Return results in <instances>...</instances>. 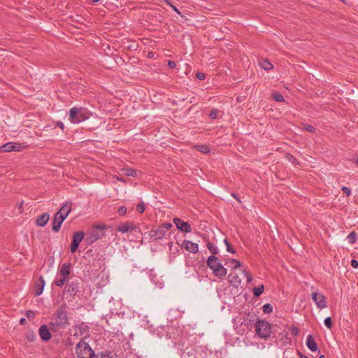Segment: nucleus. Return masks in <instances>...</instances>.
Returning a JSON list of instances; mask_svg holds the SVG:
<instances>
[{
    "label": "nucleus",
    "mask_w": 358,
    "mask_h": 358,
    "mask_svg": "<svg viewBox=\"0 0 358 358\" xmlns=\"http://www.w3.org/2000/svg\"><path fill=\"white\" fill-rule=\"evenodd\" d=\"M145 210V204L143 201H140L136 206V211L140 213H143Z\"/></svg>",
    "instance_id": "obj_33"
},
{
    "label": "nucleus",
    "mask_w": 358,
    "mask_h": 358,
    "mask_svg": "<svg viewBox=\"0 0 358 358\" xmlns=\"http://www.w3.org/2000/svg\"><path fill=\"white\" fill-rule=\"evenodd\" d=\"M64 292L70 295L75 296L79 292V282L78 280L69 282L65 287Z\"/></svg>",
    "instance_id": "obj_17"
},
{
    "label": "nucleus",
    "mask_w": 358,
    "mask_h": 358,
    "mask_svg": "<svg viewBox=\"0 0 358 358\" xmlns=\"http://www.w3.org/2000/svg\"><path fill=\"white\" fill-rule=\"evenodd\" d=\"M351 266L355 268H358V261L356 260V259H352L351 260Z\"/></svg>",
    "instance_id": "obj_51"
},
{
    "label": "nucleus",
    "mask_w": 358,
    "mask_h": 358,
    "mask_svg": "<svg viewBox=\"0 0 358 358\" xmlns=\"http://www.w3.org/2000/svg\"><path fill=\"white\" fill-rule=\"evenodd\" d=\"M70 279L64 278V277H60L59 279H56L53 282V285L62 287L63 285L66 284V285L68 284Z\"/></svg>",
    "instance_id": "obj_28"
},
{
    "label": "nucleus",
    "mask_w": 358,
    "mask_h": 358,
    "mask_svg": "<svg viewBox=\"0 0 358 358\" xmlns=\"http://www.w3.org/2000/svg\"><path fill=\"white\" fill-rule=\"evenodd\" d=\"M107 358H112V354L109 355V357H108Z\"/></svg>",
    "instance_id": "obj_63"
},
{
    "label": "nucleus",
    "mask_w": 358,
    "mask_h": 358,
    "mask_svg": "<svg viewBox=\"0 0 358 358\" xmlns=\"http://www.w3.org/2000/svg\"><path fill=\"white\" fill-rule=\"evenodd\" d=\"M72 203L70 201L64 203L60 209L57 212H62V215L64 217V219L69 215L71 211Z\"/></svg>",
    "instance_id": "obj_23"
},
{
    "label": "nucleus",
    "mask_w": 358,
    "mask_h": 358,
    "mask_svg": "<svg viewBox=\"0 0 358 358\" xmlns=\"http://www.w3.org/2000/svg\"><path fill=\"white\" fill-rule=\"evenodd\" d=\"M153 56V53L152 52H150L149 53V57H152Z\"/></svg>",
    "instance_id": "obj_60"
},
{
    "label": "nucleus",
    "mask_w": 358,
    "mask_h": 358,
    "mask_svg": "<svg viewBox=\"0 0 358 358\" xmlns=\"http://www.w3.org/2000/svg\"><path fill=\"white\" fill-rule=\"evenodd\" d=\"M227 252L234 254L236 252L235 250L231 247V244H227L226 246Z\"/></svg>",
    "instance_id": "obj_49"
},
{
    "label": "nucleus",
    "mask_w": 358,
    "mask_h": 358,
    "mask_svg": "<svg viewBox=\"0 0 358 358\" xmlns=\"http://www.w3.org/2000/svg\"><path fill=\"white\" fill-rule=\"evenodd\" d=\"M208 352L200 346L187 347L181 354V358H206Z\"/></svg>",
    "instance_id": "obj_4"
},
{
    "label": "nucleus",
    "mask_w": 358,
    "mask_h": 358,
    "mask_svg": "<svg viewBox=\"0 0 358 358\" xmlns=\"http://www.w3.org/2000/svg\"><path fill=\"white\" fill-rule=\"evenodd\" d=\"M85 237V233L83 231H78L73 235L72 242L71 244V252L74 253L77 251L80 243Z\"/></svg>",
    "instance_id": "obj_10"
},
{
    "label": "nucleus",
    "mask_w": 358,
    "mask_h": 358,
    "mask_svg": "<svg viewBox=\"0 0 358 358\" xmlns=\"http://www.w3.org/2000/svg\"><path fill=\"white\" fill-rule=\"evenodd\" d=\"M208 352L200 346L187 347L181 354V358H206Z\"/></svg>",
    "instance_id": "obj_3"
},
{
    "label": "nucleus",
    "mask_w": 358,
    "mask_h": 358,
    "mask_svg": "<svg viewBox=\"0 0 358 358\" xmlns=\"http://www.w3.org/2000/svg\"><path fill=\"white\" fill-rule=\"evenodd\" d=\"M87 115L85 109L80 107H73L69 110V120L71 123L78 124L87 120Z\"/></svg>",
    "instance_id": "obj_8"
},
{
    "label": "nucleus",
    "mask_w": 358,
    "mask_h": 358,
    "mask_svg": "<svg viewBox=\"0 0 358 358\" xmlns=\"http://www.w3.org/2000/svg\"><path fill=\"white\" fill-rule=\"evenodd\" d=\"M127 175L128 176H134V169H130L129 170L128 173H127Z\"/></svg>",
    "instance_id": "obj_54"
},
{
    "label": "nucleus",
    "mask_w": 358,
    "mask_h": 358,
    "mask_svg": "<svg viewBox=\"0 0 358 358\" xmlns=\"http://www.w3.org/2000/svg\"><path fill=\"white\" fill-rule=\"evenodd\" d=\"M160 226L162 227L163 230L166 234V232L172 227V224L171 223H165V224H162Z\"/></svg>",
    "instance_id": "obj_42"
},
{
    "label": "nucleus",
    "mask_w": 358,
    "mask_h": 358,
    "mask_svg": "<svg viewBox=\"0 0 358 358\" xmlns=\"http://www.w3.org/2000/svg\"><path fill=\"white\" fill-rule=\"evenodd\" d=\"M52 319L53 321L49 323L50 329L52 332H58L60 329H66L70 324L66 303H63L58 307L53 315Z\"/></svg>",
    "instance_id": "obj_1"
},
{
    "label": "nucleus",
    "mask_w": 358,
    "mask_h": 358,
    "mask_svg": "<svg viewBox=\"0 0 358 358\" xmlns=\"http://www.w3.org/2000/svg\"><path fill=\"white\" fill-rule=\"evenodd\" d=\"M25 315L29 320L34 319L36 317L34 312L30 310H27Z\"/></svg>",
    "instance_id": "obj_41"
},
{
    "label": "nucleus",
    "mask_w": 358,
    "mask_h": 358,
    "mask_svg": "<svg viewBox=\"0 0 358 358\" xmlns=\"http://www.w3.org/2000/svg\"><path fill=\"white\" fill-rule=\"evenodd\" d=\"M311 298L318 308L323 309L327 307L326 297L323 294L318 292H313Z\"/></svg>",
    "instance_id": "obj_11"
},
{
    "label": "nucleus",
    "mask_w": 358,
    "mask_h": 358,
    "mask_svg": "<svg viewBox=\"0 0 358 358\" xmlns=\"http://www.w3.org/2000/svg\"><path fill=\"white\" fill-rule=\"evenodd\" d=\"M50 219L48 213H43L36 220V224L38 227H45Z\"/></svg>",
    "instance_id": "obj_22"
},
{
    "label": "nucleus",
    "mask_w": 358,
    "mask_h": 358,
    "mask_svg": "<svg viewBox=\"0 0 358 358\" xmlns=\"http://www.w3.org/2000/svg\"><path fill=\"white\" fill-rule=\"evenodd\" d=\"M300 356H301V358H308L307 356L303 355L300 354Z\"/></svg>",
    "instance_id": "obj_57"
},
{
    "label": "nucleus",
    "mask_w": 358,
    "mask_h": 358,
    "mask_svg": "<svg viewBox=\"0 0 358 358\" xmlns=\"http://www.w3.org/2000/svg\"><path fill=\"white\" fill-rule=\"evenodd\" d=\"M229 281L232 284H239L241 282V279L238 275L236 273H231L229 275Z\"/></svg>",
    "instance_id": "obj_30"
},
{
    "label": "nucleus",
    "mask_w": 358,
    "mask_h": 358,
    "mask_svg": "<svg viewBox=\"0 0 358 358\" xmlns=\"http://www.w3.org/2000/svg\"><path fill=\"white\" fill-rule=\"evenodd\" d=\"M76 351L79 358H94L95 352L90 346L87 343L84 341V339L76 345Z\"/></svg>",
    "instance_id": "obj_6"
},
{
    "label": "nucleus",
    "mask_w": 358,
    "mask_h": 358,
    "mask_svg": "<svg viewBox=\"0 0 358 358\" xmlns=\"http://www.w3.org/2000/svg\"><path fill=\"white\" fill-rule=\"evenodd\" d=\"M264 290V286L262 285L253 289V294L255 296H259L263 293Z\"/></svg>",
    "instance_id": "obj_32"
},
{
    "label": "nucleus",
    "mask_w": 358,
    "mask_h": 358,
    "mask_svg": "<svg viewBox=\"0 0 358 358\" xmlns=\"http://www.w3.org/2000/svg\"><path fill=\"white\" fill-rule=\"evenodd\" d=\"M145 318H147V316L142 317L141 321H140L141 327L146 328L148 325V320H145Z\"/></svg>",
    "instance_id": "obj_44"
},
{
    "label": "nucleus",
    "mask_w": 358,
    "mask_h": 358,
    "mask_svg": "<svg viewBox=\"0 0 358 358\" xmlns=\"http://www.w3.org/2000/svg\"><path fill=\"white\" fill-rule=\"evenodd\" d=\"M44 286L45 280L42 275H40L38 280L36 282L34 285V295L36 296H40L43 293Z\"/></svg>",
    "instance_id": "obj_20"
},
{
    "label": "nucleus",
    "mask_w": 358,
    "mask_h": 358,
    "mask_svg": "<svg viewBox=\"0 0 358 358\" xmlns=\"http://www.w3.org/2000/svg\"><path fill=\"white\" fill-rule=\"evenodd\" d=\"M273 99L277 102H283L285 101V98L282 95L278 93H273Z\"/></svg>",
    "instance_id": "obj_36"
},
{
    "label": "nucleus",
    "mask_w": 358,
    "mask_h": 358,
    "mask_svg": "<svg viewBox=\"0 0 358 358\" xmlns=\"http://www.w3.org/2000/svg\"><path fill=\"white\" fill-rule=\"evenodd\" d=\"M207 248L213 255L215 256V255L218 254V248L213 243L208 242L207 243Z\"/></svg>",
    "instance_id": "obj_31"
},
{
    "label": "nucleus",
    "mask_w": 358,
    "mask_h": 358,
    "mask_svg": "<svg viewBox=\"0 0 358 358\" xmlns=\"http://www.w3.org/2000/svg\"><path fill=\"white\" fill-rule=\"evenodd\" d=\"M165 2L169 5L172 8L173 10L176 13H178V15H181V13L180 12V10L174 6L173 5L170 1L169 0H166Z\"/></svg>",
    "instance_id": "obj_45"
},
{
    "label": "nucleus",
    "mask_w": 358,
    "mask_h": 358,
    "mask_svg": "<svg viewBox=\"0 0 358 358\" xmlns=\"http://www.w3.org/2000/svg\"><path fill=\"white\" fill-rule=\"evenodd\" d=\"M196 78L200 80H203L206 78V76L203 73H197Z\"/></svg>",
    "instance_id": "obj_48"
},
{
    "label": "nucleus",
    "mask_w": 358,
    "mask_h": 358,
    "mask_svg": "<svg viewBox=\"0 0 358 358\" xmlns=\"http://www.w3.org/2000/svg\"><path fill=\"white\" fill-rule=\"evenodd\" d=\"M287 159L290 161V162H294V161L295 160V158L292 156V155H288L287 157Z\"/></svg>",
    "instance_id": "obj_55"
},
{
    "label": "nucleus",
    "mask_w": 358,
    "mask_h": 358,
    "mask_svg": "<svg viewBox=\"0 0 358 358\" xmlns=\"http://www.w3.org/2000/svg\"><path fill=\"white\" fill-rule=\"evenodd\" d=\"M263 312L268 314L273 311V306L270 303H266L262 307Z\"/></svg>",
    "instance_id": "obj_35"
},
{
    "label": "nucleus",
    "mask_w": 358,
    "mask_h": 358,
    "mask_svg": "<svg viewBox=\"0 0 358 358\" xmlns=\"http://www.w3.org/2000/svg\"><path fill=\"white\" fill-rule=\"evenodd\" d=\"M194 149L201 153L207 154L210 152V148L206 145H196L194 146Z\"/></svg>",
    "instance_id": "obj_29"
},
{
    "label": "nucleus",
    "mask_w": 358,
    "mask_h": 358,
    "mask_svg": "<svg viewBox=\"0 0 358 358\" xmlns=\"http://www.w3.org/2000/svg\"><path fill=\"white\" fill-rule=\"evenodd\" d=\"M176 64L175 62L171 61V60L168 61V66L170 69H174L176 67Z\"/></svg>",
    "instance_id": "obj_50"
},
{
    "label": "nucleus",
    "mask_w": 358,
    "mask_h": 358,
    "mask_svg": "<svg viewBox=\"0 0 358 358\" xmlns=\"http://www.w3.org/2000/svg\"><path fill=\"white\" fill-rule=\"evenodd\" d=\"M357 137H358V134H357Z\"/></svg>",
    "instance_id": "obj_64"
},
{
    "label": "nucleus",
    "mask_w": 358,
    "mask_h": 358,
    "mask_svg": "<svg viewBox=\"0 0 358 358\" xmlns=\"http://www.w3.org/2000/svg\"><path fill=\"white\" fill-rule=\"evenodd\" d=\"M26 338L29 342H34L36 339V334L34 332L28 333Z\"/></svg>",
    "instance_id": "obj_38"
},
{
    "label": "nucleus",
    "mask_w": 358,
    "mask_h": 358,
    "mask_svg": "<svg viewBox=\"0 0 358 358\" xmlns=\"http://www.w3.org/2000/svg\"><path fill=\"white\" fill-rule=\"evenodd\" d=\"M22 202L20 203V205L19 206V208H22Z\"/></svg>",
    "instance_id": "obj_62"
},
{
    "label": "nucleus",
    "mask_w": 358,
    "mask_h": 358,
    "mask_svg": "<svg viewBox=\"0 0 358 358\" xmlns=\"http://www.w3.org/2000/svg\"><path fill=\"white\" fill-rule=\"evenodd\" d=\"M208 266L213 271V273L218 277L223 278L227 275V269L222 266L218 258L214 255H211L207 260Z\"/></svg>",
    "instance_id": "obj_2"
},
{
    "label": "nucleus",
    "mask_w": 358,
    "mask_h": 358,
    "mask_svg": "<svg viewBox=\"0 0 358 358\" xmlns=\"http://www.w3.org/2000/svg\"><path fill=\"white\" fill-rule=\"evenodd\" d=\"M348 239L350 243L353 244L356 242L357 240V234L355 232L352 231L348 236Z\"/></svg>",
    "instance_id": "obj_34"
},
{
    "label": "nucleus",
    "mask_w": 358,
    "mask_h": 358,
    "mask_svg": "<svg viewBox=\"0 0 358 358\" xmlns=\"http://www.w3.org/2000/svg\"><path fill=\"white\" fill-rule=\"evenodd\" d=\"M306 344L310 350H311L312 352L317 351V345L316 342L314 341L312 335L310 334L307 336Z\"/></svg>",
    "instance_id": "obj_24"
},
{
    "label": "nucleus",
    "mask_w": 358,
    "mask_h": 358,
    "mask_svg": "<svg viewBox=\"0 0 358 358\" xmlns=\"http://www.w3.org/2000/svg\"><path fill=\"white\" fill-rule=\"evenodd\" d=\"M256 333L260 338H267L271 334V326L265 320H258L255 324Z\"/></svg>",
    "instance_id": "obj_9"
},
{
    "label": "nucleus",
    "mask_w": 358,
    "mask_h": 358,
    "mask_svg": "<svg viewBox=\"0 0 358 358\" xmlns=\"http://www.w3.org/2000/svg\"><path fill=\"white\" fill-rule=\"evenodd\" d=\"M64 217L62 215V212H57L53 217L52 229L55 232L59 231L62 224L64 221Z\"/></svg>",
    "instance_id": "obj_12"
},
{
    "label": "nucleus",
    "mask_w": 358,
    "mask_h": 358,
    "mask_svg": "<svg viewBox=\"0 0 358 358\" xmlns=\"http://www.w3.org/2000/svg\"><path fill=\"white\" fill-rule=\"evenodd\" d=\"M224 244L226 245V246H227V244H230V243H229V242L228 241V240H227V238H225V239L224 240Z\"/></svg>",
    "instance_id": "obj_56"
},
{
    "label": "nucleus",
    "mask_w": 358,
    "mask_h": 358,
    "mask_svg": "<svg viewBox=\"0 0 358 358\" xmlns=\"http://www.w3.org/2000/svg\"><path fill=\"white\" fill-rule=\"evenodd\" d=\"M27 323V320L25 318H21L20 320V324L21 325H25Z\"/></svg>",
    "instance_id": "obj_53"
},
{
    "label": "nucleus",
    "mask_w": 358,
    "mask_h": 358,
    "mask_svg": "<svg viewBox=\"0 0 358 358\" xmlns=\"http://www.w3.org/2000/svg\"><path fill=\"white\" fill-rule=\"evenodd\" d=\"M22 145L17 143L9 142L0 147V150L3 152L11 151H20L22 150Z\"/></svg>",
    "instance_id": "obj_14"
},
{
    "label": "nucleus",
    "mask_w": 358,
    "mask_h": 358,
    "mask_svg": "<svg viewBox=\"0 0 358 358\" xmlns=\"http://www.w3.org/2000/svg\"><path fill=\"white\" fill-rule=\"evenodd\" d=\"M127 208L124 206H122L118 208V213L120 216L124 215L127 213Z\"/></svg>",
    "instance_id": "obj_43"
},
{
    "label": "nucleus",
    "mask_w": 358,
    "mask_h": 358,
    "mask_svg": "<svg viewBox=\"0 0 358 358\" xmlns=\"http://www.w3.org/2000/svg\"><path fill=\"white\" fill-rule=\"evenodd\" d=\"M51 329L46 324H43L39 327L38 334L43 341H48L52 338Z\"/></svg>",
    "instance_id": "obj_15"
},
{
    "label": "nucleus",
    "mask_w": 358,
    "mask_h": 358,
    "mask_svg": "<svg viewBox=\"0 0 358 358\" xmlns=\"http://www.w3.org/2000/svg\"><path fill=\"white\" fill-rule=\"evenodd\" d=\"M187 251L192 253H197L199 252V245L197 243H193L190 241L185 240L181 245Z\"/></svg>",
    "instance_id": "obj_18"
},
{
    "label": "nucleus",
    "mask_w": 358,
    "mask_h": 358,
    "mask_svg": "<svg viewBox=\"0 0 358 358\" xmlns=\"http://www.w3.org/2000/svg\"><path fill=\"white\" fill-rule=\"evenodd\" d=\"M57 127H59V128H60V129H62V130H64V123H63V122H58L57 123Z\"/></svg>",
    "instance_id": "obj_52"
},
{
    "label": "nucleus",
    "mask_w": 358,
    "mask_h": 358,
    "mask_svg": "<svg viewBox=\"0 0 358 358\" xmlns=\"http://www.w3.org/2000/svg\"><path fill=\"white\" fill-rule=\"evenodd\" d=\"M208 352L200 346L187 347L181 354V358H206Z\"/></svg>",
    "instance_id": "obj_5"
},
{
    "label": "nucleus",
    "mask_w": 358,
    "mask_h": 358,
    "mask_svg": "<svg viewBox=\"0 0 358 358\" xmlns=\"http://www.w3.org/2000/svg\"><path fill=\"white\" fill-rule=\"evenodd\" d=\"M100 0H92L93 3L99 2Z\"/></svg>",
    "instance_id": "obj_58"
},
{
    "label": "nucleus",
    "mask_w": 358,
    "mask_h": 358,
    "mask_svg": "<svg viewBox=\"0 0 358 358\" xmlns=\"http://www.w3.org/2000/svg\"><path fill=\"white\" fill-rule=\"evenodd\" d=\"M227 265H229V266H231L234 269H236L241 267V262L235 259H227L226 263Z\"/></svg>",
    "instance_id": "obj_26"
},
{
    "label": "nucleus",
    "mask_w": 358,
    "mask_h": 358,
    "mask_svg": "<svg viewBox=\"0 0 358 358\" xmlns=\"http://www.w3.org/2000/svg\"><path fill=\"white\" fill-rule=\"evenodd\" d=\"M219 113H220V110L218 109H217V108L213 109L210 111L209 116L212 120H215L217 118Z\"/></svg>",
    "instance_id": "obj_37"
},
{
    "label": "nucleus",
    "mask_w": 358,
    "mask_h": 358,
    "mask_svg": "<svg viewBox=\"0 0 358 358\" xmlns=\"http://www.w3.org/2000/svg\"><path fill=\"white\" fill-rule=\"evenodd\" d=\"M324 325L329 329L332 327V321L330 317H327L324 319Z\"/></svg>",
    "instance_id": "obj_40"
},
{
    "label": "nucleus",
    "mask_w": 358,
    "mask_h": 358,
    "mask_svg": "<svg viewBox=\"0 0 358 358\" xmlns=\"http://www.w3.org/2000/svg\"><path fill=\"white\" fill-rule=\"evenodd\" d=\"M106 225H95L87 233L85 241L87 243L92 244L96 242L105 235L104 229Z\"/></svg>",
    "instance_id": "obj_7"
},
{
    "label": "nucleus",
    "mask_w": 358,
    "mask_h": 358,
    "mask_svg": "<svg viewBox=\"0 0 358 358\" xmlns=\"http://www.w3.org/2000/svg\"><path fill=\"white\" fill-rule=\"evenodd\" d=\"M355 164H358V157L355 159Z\"/></svg>",
    "instance_id": "obj_61"
},
{
    "label": "nucleus",
    "mask_w": 358,
    "mask_h": 358,
    "mask_svg": "<svg viewBox=\"0 0 358 358\" xmlns=\"http://www.w3.org/2000/svg\"><path fill=\"white\" fill-rule=\"evenodd\" d=\"M173 222L180 231L185 233H190L192 231V227L188 222H184L178 217L174 218Z\"/></svg>",
    "instance_id": "obj_13"
},
{
    "label": "nucleus",
    "mask_w": 358,
    "mask_h": 358,
    "mask_svg": "<svg viewBox=\"0 0 358 358\" xmlns=\"http://www.w3.org/2000/svg\"><path fill=\"white\" fill-rule=\"evenodd\" d=\"M303 129L310 132V133H315V128L310 124H304L303 126Z\"/></svg>",
    "instance_id": "obj_39"
},
{
    "label": "nucleus",
    "mask_w": 358,
    "mask_h": 358,
    "mask_svg": "<svg viewBox=\"0 0 358 358\" xmlns=\"http://www.w3.org/2000/svg\"><path fill=\"white\" fill-rule=\"evenodd\" d=\"M318 358H325L324 355H322Z\"/></svg>",
    "instance_id": "obj_59"
},
{
    "label": "nucleus",
    "mask_w": 358,
    "mask_h": 358,
    "mask_svg": "<svg viewBox=\"0 0 358 358\" xmlns=\"http://www.w3.org/2000/svg\"><path fill=\"white\" fill-rule=\"evenodd\" d=\"M166 233L161 226H159L156 229H152L148 232V236L150 239L157 241L163 238Z\"/></svg>",
    "instance_id": "obj_16"
},
{
    "label": "nucleus",
    "mask_w": 358,
    "mask_h": 358,
    "mask_svg": "<svg viewBox=\"0 0 358 358\" xmlns=\"http://www.w3.org/2000/svg\"><path fill=\"white\" fill-rule=\"evenodd\" d=\"M259 65L263 69H264L266 71H269L273 68V64L270 62H268L267 59L260 60Z\"/></svg>",
    "instance_id": "obj_27"
},
{
    "label": "nucleus",
    "mask_w": 358,
    "mask_h": 358,
    "mask_svg": "<svg viewBox=\"0 0 358 358\" xmlns=\"http://www.w3.org/2000/svg\"><path fill=\"white\" fill-rule=\"evenodd\" d=\"M133 229H134V227H133V224H129L128 222L122 224L117 228V230L122 233H126L129 231L130 230L132 231Z\"/></svg>",
    "instance_id": "obj_25"
},
{
    "label": "nucleus",
    "mask_w": 358,
    "mask_h": 358,
    "mask_svg": "<svg viewBox=\"0 0 358 358\" xmlns=\"http://www.w3.org/2000/svg\"><path fill=\"white\" fill-rule=\"evenodd\" d=\"M71 267L72 265L70 262L63 264L59 269V275L70 279L69 275L71 273Z\"/></svg>",
    "instance_id": "obj_19"
},
{
    "label": "nucleus",
    "mask_w": 358,
    "mask_h": 358,
    "mask_svg": "<svg viewBox=\"0 0 358 358\" xmlns=\"http://www.w3.org/2000/svg\"><path fill=\"white\" fill-rule=\"evenodd\" d=\"M243 273L245 275V276L247 278V281L248 282H251L252 281V275L245 270H243Z\"/></svg>",
    "instance_id": "obj_46"
},
{
    "label": "nucleus",
    "mask_w": 358,
    "mask_h": 358,
    "mask_svg": "<svg viewBox=\"0 0 358 358\" xmlns=\"http://www.w3.org/2000/svg\"><path fill=\"white\" fill-rule=\"evenodd\" d=\"M74 328L76 329H78V332H76L74 334V336H83V335L88 336L89 335V329L90 328L84 322H82L80 324L75 325Z\"/></svg>",
    "instance_id": "obj_21"
},
{
    "label": "nucleus",
    "mask_w": 358,
    "mask_h": 358,
    "mask_svg": "<svg viewBox=\"0 0 358 358\" xmlns=\"http://www.w3.org/2000/svg\"><path fill=\"white\" fill-rule=\"evenodd\" d=\"M342 191L343 192V193H345L347 196H350V194H351V191H350V189L348 188V187H342Z\"/></svg>",
    "instance_id": "obj_47"
}]
</instances>
